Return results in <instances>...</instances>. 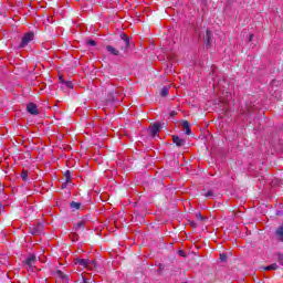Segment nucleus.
Instances as JSON below:
<instances>
[{"label": "nucleus", "instance_id": "28", "mask_svg": "<svg viewBox=\"0 0 283 283\" xmlns=\"http://www.w3.org/2000/svg\"><path fill=\"white\" fill-rule=\"evenodd\" d=\"M176 114H178V113H176V111L170 112L171 117L176 116Z\"/></svg>", "mask_w": 283, "mask_h": 283}, {"label": "nucleus", "instance_id": "18", "mask_svg": "<svg viewBox=\"0 0 283 283\" xmlns=\"http://www.w3.org/2000/svg\"><path fill=\"white\" fill-rule=\"evenodd\" d=\"M276 261L281 266H283V254L282 253H276Z\"/></svg>", "mask_w": 283, "mask_h": 283}, {"label": "nucleus", "instance_id": "4", "mask_svg": "<svg viewBox=\"0 0 283 283\" xmlns=\"http://www.w3.org/2000/svg\"><path fill=\"white\" fill-rule=\"evenodd\" d=\"M203 43L207 49L211 48V43H213V33L210 30L206 31L203 35Z\"/></svg>", "mask_w": 283, "mask_h": 283}, {"label": "nucleus", "instance_id": "8", "mask_svg": "<svg viewBox=\"0 0 283 283\" xmlns=\"http://www.w3.org/2000/svg\"><path fill=\"white\" fill-rule=\"evenodd\" d=\"M75 264H78V266H84V269H87V266L92 264V261L87 259H76Z\"/></svg>", "mask_w": 283, "mask_h": 283}, {"label": "nucleus", "instance_id": "13", "mask_svg": "<svg viewBox=\"0 0 283 283\" xmlns=\"http://www.w3.org/2000/svg\"><path fill=\"white\" fill-rule=\"evenodd\" d=\"M263 269H264V271H277L280 269V266L277 265V263H272Z\"/></svg>", "mask_w": 283, "mask_h": 283}, {"label": "nucleus", "instance_id": "25", "mask_svg": "<svg viewBox=\"0 0 283 283\" xmlns=\"http://www.w3.org/2000/svg\"><path fill=\"white\" fill-rule=\"evenodd\" d=\"M70 239H71V240H78V234H76V233H71V234H70Z\"/></svg>", "mask_w": 283, "mask_h": 283}, {"label": "nucleus", "instance_id": "30", "mask_svg": "<svg viewBox=\"0 0 283 283\" xmlns=\"http://www.w3.org/2000/svg\"><path fill=\"white\" fill-rule=\"evenodd\" d=\"M250 41H253V34H250Z\"/></svg>", "mask_w": 283, "mask_h": 283}, {"label": "nucleus", "instance_id": "20", "mask_svg": "<svg viewBox=\"0 0 283 283\" xmlns=\"http://www.w3.org/2000/svg\"><path fill=\"white\" fill-rule=\"evenodd\" d=\"M64 176L66 178V182H70V180H72V172L70 170H66Z\"/></svg>", "mask_w": 283, "mask_h": 283}, {"label": "nucleus", "instance_id": "27", "mask_svg": "<svg viewBox=\"0 0 283 283\" xmlns=\"http://www.w3.org/2000/svg\"><path fill=\"white\" fill-rule=\"evenodd\" d=\"M221 262H227V254H220Z\"/></svg>", "mask_w": 283, "mask_h": 283}, {"label": "nucleus", "instance_id": "32", "mask_svg": "<svg viewBox=\"0 0 283 283\" xmlns=\"http://www.w3.org/2000/svg\"><path fill=\"white\" fill-rule=\"evenodd\" d=\"M242 114H247V111H243Z\"/></svg>", "mask_w": 283, "mask_h": 283}, {"label": "nucleus", "instance_id": "15", "mask_svg": "<svg viewBox=\"0 0 283 283\" xmlns=\"http://www.w3.org/2000/svg\"><path fill=\"white\" fill-rule=\"evenodd\" d=\"M70 207H71V209H73V211H77V209H81V203H78L76 201H72Z\"/></svg>", "mask_w": 283, "mask_h": 283}, {"label": "nucleus", "instance_id": "16", "mask_svg": "<svg viewBox=\"0 0 283 283\" xmlns=\"http://www.w3.org/2000/svg\"><path fill=\"white\" fill-rule=\"evenodd\" d=\"M61 81H62V83H63L69 90H73L74 84H73L72 82L65 81V80H62V78H61Z\"/></svg>", "mask_w": 283, "mask_h": 283}, {"label": "nucleus", "instance_id": "2", "mask_svg": "<svg viewBox=\"0 0 283 283\" xmlns=\"http://www.w3.org/2000/svg\"><path fill=\"white\" fill-rule=\"evenodd\" d=\"M161 129H163V124L155 123L149 126L148 134L154 138V137H156V135H158L160 133Z\"/></svg>", "mask_w": 283, "mask_h": 283}, {"label": "nucleus", "instance_id": "7", "mask_svg": "<svg viewBox=\"0 0 283 283\" xmlns=\"http://www.w3.org/2000/svg\"><path fill=\"white\" fill-rule=\"evenodd\" d=\"M181 129L185 132L187 136H190L191 134V126L189 125V122L184 120L181 122Z\"/></svg>", "mask_w": 283, "mask_h": 283}, {"label": "nucleus", "instance_id": "17", "mask_svg": "<svg viewBox=\"0 0 283 283\" xmlns=\"http://www.w3.org/2000/svg\"><path fill=\"white\" fill-rule=\"evenodd\" d=\"M160 96H169V88L167 86H164L160 91Z\"/></svg>", "mask_w": 283, "mask_h": 283}, {"label": "nucleus", "instance_id": "31", "mask_svg": "<svg viewBox=\"0 0 283 283\" xmlns=\"http://www.w3.org/2000/svg\"><path fill=\"white\" fill-rule=\"evenodd\" d=\"M3 209V203H0V210Z\"/></svg>", "mask_w": 283, "mask_h": 283}, {"label": "nucleus", "instance_id": "26", "mask_svg": "<svg viewBox=\"0 0 283 283\" xmlns=\"http://www.w3.org/2000/svg\"><path fill=\"white\" fill-rule=\"evenodd\" d=\"M197 218H198V220H200L201 222L206 220V218H205L201 213H197Z\"/></svg>", "mask_w": 283, "mask_h": 283}, {"label": "nucleus", "instance_id": "24", "mask_svg": "<svg viewBox=\"0 0 283 283\" xmlns=\"http://www.w3.org/2000/svg\"><path fill=\"white\" fill-rule=\"evenodd\" d=\"M86 43H87V45H91L92 48L96 46V41H94V40H88Z\"/></svg>", "mask_w": 283, "mask_h": 283}, {"label": "nucleus", "instance_id": "23", "mask_svg": "<svg viewBox=\"0 0 283 283\" xmlns=\"http://www.w3.org/2000/svg\"><path fill=\"white\" fill-rule=\"evenodd\" d=\"M213 196L214 195H213L212 190H209L208 192L205 193L206 198H213Z\"/></svg>", "mask_w": 283, "mask_h": 283}, {"label": "nucleus", "instance_id": "22", "mask_svg": "<svg viewBox=\"0 0 283 283\" xmlns=\"http://www.w3.org/2000/svg\"><path fill=\"white\" fill-rule=\"evenodd\" d=\"M21 178L22 180H28V171L27 170H23L22 174H21Z\"/></svg>", "mask_w": 283, "mask_h": 283}, {"label": "nucleus", "instance_id": "19", "mask_svg": "<svg viewBox=\"0 0 283 283\" xmlns=\"http://www.w3.org/2000/svg\"><path fill=\"white\" fill-rule=\"evenodd\" d=\"M56 275H59V277H61V280H67V275H65V273H63V271H61V270L56 271Z\"/></svg>", "mask_w": 283, "mask_h": 283}, {"label": "nucleus", "instance_id": "12", "mask_svg": "<svg viewBox=\"0 0 283 283\" xmlns=\"http://www.w3.org/2000/svg\"><path fill=\"white\" fill-rule=\"evenodd\" d=\"M275 235H276L277 240H280V242H283V226H280L276 229Z\"/></svg>", "mask_w": 283, "mask_h": 283}, {"label": "nucleus", "instance_id": "9", "mask_svg": "<svg viewBox=\"0 0 283 283\" xmlns=\"http://www.w3.org/2000/svg\"><path fill=\"white\" fill-rule=\"evenodd\" d=\"M35 262H36V255L34 254L29 255V258L27 259V265L29 266V269H34Z\"/></svg>", "mask_w": 283, "mask_h": 283}, {"label": "nucleus", "instance_id": "5", "mask_svg": "<svg viewBox=\"0 0 283 283\" xmlns=\"http://www.w3.org/2000/svg\"><path fill=\"white\" fill-rule=\"evenodd\" d=\"M27 112L31 114L32 116H39V108L36 107V104L29 103L27 105Z\"/></svg>", "mask_w": 283, "mask_h": 283}, {"label": "nucleus", "instance_id": "3", "mask_svg": "<svg viewBox=\"0 0 283 283\" xmlns=\"http://www.w3.org/2000/svg\"><path fill=\"white\" fill-rule=\"evenodd\" d=\"M43 223H33L31 227H30V233L32 235H41V233H43Z\"/></svg>", "mask_w": 283, "mask_h": 283}, {"label": "nucleus", "instance_id": "29", "mask_svg": "<svg viewBox=\"0 0 283 283\" xmlns=\"http://www.w3.org/2000/svg\"><path fill=\"white\" fill-rule=\"evenodd\" d=\"M81 283H90V282H87V279H83Z\"/></svg>", "mask_w": 283, "mask_h": 283}, {"label": "nucleus", "instance_id": "14", "mask_svg": "<svg viewBox=\"0 0 283 283\" xmlns=\"http://www.w3.org/2000/svg\"><path fill=\"white\" fill-rule=\"evenodd\" d=\"M84 231L85 230V221H80L77 224H75V231Z\"/></svg>", "mask_w": 283, "mask_h": 283}, {"label": "nucleus", "instance_id": "11", "mask_svg": "<svg viewBox=\"0 0 283 283\" xmlns=\"http://www.w3.org/2000/svg\"><path fill=\"white\" fill-rule=\"evenodd\" d=\"M106 51L109 53V54H113V56H120V52L117 51L116 48L112 46V45H107L106 46Z\"/></svg>", "mask_w": 283, "mask_h": 283}, {"label": "nucleus", "instance_id": "10", "mask_svg": "<svg viewBox=\"0 0 283 283\" xmlns=\"http://www.w3.org/2000/svg\"><path fill=\"white\" fill-rule=\"evenodd\" d=\"M172 142L175 143V145H177V147H185V145L187 143L185 139H182L178 136H174Z\"/></svg>", "mask_w": 283, "mask_h": 283}, {"label": "nucleus", "instance_id": "6", "mask_svg": "<svg viewBox=\"0 0 283 283\" xmlns=\"http://www.w3.org/2000/svg\"><path fill=\"white\" fill-rule=\"evenodd\" d=\"M122 39V50L125 52L129 48V36L125 33H120Z\"/></svg>", "mask_w": 283, "mask_h": 283}, {"label": "nucleus", "instance_id": "1", "mask_svg": "<svg viewBox=\"0 0 283 283\" xmlns=\"http://www.w3.org/2000/svg\"><path fill=\"white\" fill-rule=\"evenodd\" d=\"M34 41V32H28L22 36L21 43L19 44L20 49L27 48V45Z\"/></svg>", "mask_w": 283, "mask_h": 283}, {"label": "nucleus", "instance_id": "21", "mask_svg": "<svg viewBox=\"0 0 283 283\" xmlns=\"http://www.w3.org/2000/svg\"><path fill=\"white\" fill-rule=\"evenodd\" d=\"M90 265L86 268V269H96V266H97V264H96V261H92V260H90Z\"/></svg>", "mask_w": 283, "mask_h": 283}]
</instances>
